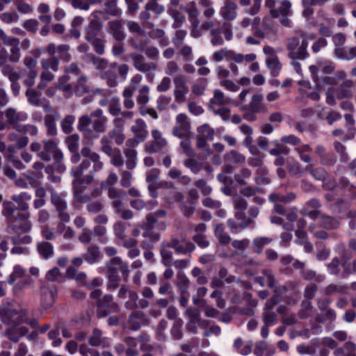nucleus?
<instances>
[{
  "instance_id": "f257e3e1",
  "label": "nucleus",
  "mask_w": 356,
  "mask_h": 356,
  "mask_svg": "<svg viewBox=\"0 0 356 356\" xmlns=\"http://www.w3.org/2000/svg\"><path fill=\"white\" fill-rule=\"evenodd\" d=\"M2 214L6 218L10 233L21 234L31 230V223L29 220L30 213L17 209L14 202H3Z\"/></svg>"
},
{
  "instance_id": "f03ea898",
  "label": "nucleus",
  "mask_w": 356,
  "mask_h": 356,
  "mask_svg": "<svg viewBox=\"0 0 356 356\" xmlns=\"http://www.w3.org/2000/svg\"><path fill=\"white\" fill-rule=\"evenodd\" d=\"M349 181L345 178L342 177L340 179L339 183H337L333 177H330L329 175L324 181H323V187L325 190L330 191L332 194L327 195V199L330 200H334V198H330V196L339 194L343 195L346 188L348 186Z\"/></svg>"
},
{
  "instance_id": "7ed1b4c3",
  "label": "nucleus",
  "mask_w": 356,
  "mask_h": 356,
  "mask_svg": "<svg viewBox=\"0 0 356 356\" xmlns=\"http://www.w3.org/2000/svg\"><path fill=\"white\" fill-rule=\"evenodd\" d=\"M23 312L10 308L8 306H0V318L1 321L8 325H20Z\"/></svg>"
},
{
  "instance_id": "20e7f679",
  "label": "nucleus",
  "mask_w": 356,
  "mask_h": 356,
  "mask_svg": "<svg viewBox=\"0 0 356 356\" xmlns=\"http://www.w3.org/2000/svg\"><path fill=\"white\" fill-rule=\"evenodd\" d=\"M113 297L111 294H106L102 299L97 300V316L104 318L108 316L111 311L110 309L113 305Z\"/></svg>"
},
{
  "instance_id": "39448f33",
  "label": "nucleus",
  "mask_w": 356,
  "mask_h": 356,
  "mask_svg": "<svg viewBox=\"0 0 356 356\" xmlns=\"http://www.w3.org/2000/svg\"><path fill=\"white\" fill-rule=\"evenodd\" d=\"M264 97L261 94L253 95L248 104L243 105L241 110H248L256 114L264 112L266 106L263 104Z\"/></svg>"
},
{
  "instance_id": "423d86ee",
  "label": "nucleus",
  "mask_w": 356,
  "mask_h": 356,
  "mask_svg": "<svg viewBox=\"0 0 356 356\" xmlns=\"http://www.w3.org/2000/svg\"><path fill=\"white\" fill-rule=\"evenodd\" d=\"M102 23L97 19H92L86 28L85 39L88 42H90L102 37Z\"/></svg>"
},
{
  "instance_id": "0eeeda50",
  "label": "nucleus",
  "mask_w": 356,
  "mask_h": 356,
  "mask_svg": "<svg viewBox=\"0 0 356 356\" xmlns=\"http://www.w3.org/2000/svg\"><path fill=\"white\" fill-rule=\"evenodd\" d=\"M29 328L25 326L11 325L5 331V336L11 341L17 343L20 338L26 335Z\"/></svg>"
},
{
  "instance_id": "6e6552de",
  "label": "nucleus",
  "mask_w": 356,
  "mask_h": 356,
  "mask_svg": "<svg viewBox=\"0 0 356 356\" xmlns=\"http://www.w3.org/2000/svg\"><path fill=\"white\" fill-rule=\"evenodd\" d=\"M101 76L106 81L107 85L109 87H115L118 85L117 63H111L106 70L102 72Z\"/></svg>"
},
{
  "instance_id": "1a4fd4ad",
  "label": "nucleus",
  "mask_w": 356,
  "mask_h": 356,
  "mask_svg": "<svg viewBox=\"0 0 356 356\" xmlns=\"http://www.w3.org/2000/svg\"><path fill=\"white\" fill-rule=\"evenodd\" d=\"M130 57L134 62V66L140 72H146L156 69V65L153 63H146L143 56L141 54L132 53Z\"/></svg>"
},
{
  "instance_id": "9d476101",
  "label": "nucleus",
  "mask_w": 356,
  "mask_h": 356,
  "mask_svg": "<svg viewBox=\"0 0 356 356\" xmlns=\"http://www.w3.org/2000/svg\"><path fill=\"white\" fill-rule=\"evenodd\" d=\"M92 119L88 115H83L79 119L77 129L79 131L83 132L85 137L87 138H98V135L95 134L89 127L92 124Z\"/></svg>"
},
{
  "instance_id": "9b49d317",
  "label": "nucleus",
  "mask_w": 356,
  "mask_h": 356,
  "mask_svg": "<svg viewBox=\"0 0 356 356\" xmlns=\"http://www.w3.org/2000/svg\"><path fill=\"white\" fill-rule=\"evenodd\" d=\"M11 200L17 204V209L24 211H29L28 202L31 200V195L27 192H22L17 195L11 196Z\"/></svg>"
},
{
  "instance_id": "f8f14e48",
  "label": "nucleus",
  "mask_w": 356,
  "mask_h": 356,
  "mask_svg": "<svg viewBox=\"0 0 356 356\" xmlns=\"http://www.w3.org/2000/svg\"><path fill=\"white\" fill-rule=\"evenodd\" d=\"M108 27L110 33L112 34L115 40L121 42L124 39L125 35L122 30L123 27L120 21L114 20L109 22Z\"/></svg>"
},
{
  "instance_id": "ddd939ff",
  "label": "nucleus",
  "mask_w": 356,
  "mask_h": 356,
  "mask_svg": "<svg viewBox=\"0 0 356 356\" xmlns=\"http://www.w3.org/2000/svg\"><path fill=\"white\" fill-rule=\"evenodd\" d=\"M83 257L84 260L89 264H94L98 262L100 258V251L99 247L95 245L89 246Z\"/></svg>"
},
{
  "instance_id": "4468645a",
  "label": "nucleus",
  "mask_w": 356,
  "mask_h": 356,
  "mask_svg": "<svg viewBox=\"0 0 356 356\" xmlns=\"http://www.w3.org/2000/svg\"><path fill=\"white\" fill-rule=\"evenodd\" d=\"M237 5L233 1H228L222 8L220 13L222 17L228 21L234 20L236 17Z\"/></svg>"
},
{
  "instance_id": "2eb2a0df",
  "label": "nucleus",
  "mask_w": 356,
  "mask_h": 356,
  "mask_svg": "<svg viewBox=\"0 0 356 356\" xmlns=\"http://www.w3.org/2000/svg\"><path fill=\"white\" fill-rule=\"evenodd\" d=\"M37 251L43 259H47L54 254V247L49 242H38L37 243Z\"/></svg>"
},
{
  "instance_id": "dca6fc26",
  "label": "nucleus",
  "mask_w": 356,
  "mask_h": 356,
  "mask_svg": "<svg viewBox=\"0 0 356 356\" xmlns=\"http://www.w3.org/2000/svg\"><path fill=\"white\" fill-rule=\"evenodd\" d=\"M321 226L326 229H335L339 226V221L333 216L322 214L320 216Z\"/></svg>"
},
{
  "instance_id": "f3484780",
  "label": "nucleus",
  "mask_w": 356,
  "mask_h": 356,
  "mask_svg": "<svg viewBox=\"0 0 356 356\" xmlns=\"http://www.w3.org/2000/svg\"><path fill=\"white\" fill-rule=\"evenodd\" d=\"M305 170L310 172V175L316 180L324 181L328 177L327 171L321 167L314 168L312 164L308 165Z\"/></svg>"
},
{
  "instance_id": "a211bd4d",
  "label": "nucleus",
  "mask_w": 356,
  "mask_h": 356,
  "mask_svg": "<svg viewBox=\"0 0 356 356\" xmlns=\"http://www.w3.org/2000/svg\"><path fill=\"white\" fill-rule=\"evenodd\" d=\"M291 6V4L289 1H283L281 6L278 9H271L270 10V15L273 18H277L280 15L286 17L290 13Z\"/></svg>"
},
{
  "instance_id": "6ab92c4d",
  "label": "nucleus",
  "mask_w": 356,
  "mask_h": 356,
  "mask_svg": "<svg viewBox=\"0 0 356 356\" xmlns=\"http://www.w3.org/2000/svg\"><path fill=\"white\" fill-rule=\"evenodd\" d=\"M194 318L197 319V322L193 319L190 320L187 323L186 328L188 332H191L192 334H197V325L200 327H202L207 324V321L200 318L198 314L195 315Z\"/></svg>"
},
{
  "instance_id": "aec40b11",
  "label": "nucleus",
  "mask_w": 356,
  "mask_h": 356,
  "mask_svg": "<svg viewBox=\"0 0 356 356\" xmlns=\"http://www.w3.org/2000/svg\"><path fill=\"white\" fill-rule=\"evenodd\" d=\"M265 156H252L248 159V164L250 167L257 168L256 173H263L266 167L264 166Z\"/></svg>"
},
{
  "instance_id": "412c9836",
  "label": "nucleus",
  "mask_w": 356,
  "mask_h": 356,
  "mask_svg": "<svg viewBox=\"0 0 356 356\" xmlns=\"http://www.w3.org/2000/svg\"><path fill=\"white\" fill-rule=\"evenodd\" d=\"M53 159L55 170L60 174L64 173L66 170V167L63 163V154L62 151H57L55 155H53Z\"/></svg>"
},
{
  "instance_id": "4be33fe9",
  "label": "nucleus",
  "mask_w": 356,
  "mask_h": 356,
  "mask_svg": "<svg viewBox=\"0 0 356 356\" xmlns=\"http://www.w3.org/2000/svg\"><path fill=\"white\" fill-rule=\"evenodd\" d=\"M140 37L136 35L131 38L130 39V44L135 49L143 51L149 42V40L148 38H140Z\"/></svg>"
},
{
  "instance_id": "5701e85b",
  "label": "nucleus",
  "mask_w": 356,
  "mask_h": 356,
  "mask_svg": "<svg viewBox=\"0 0 356 356\" xmlns=\"http://www.w3.org/2000/svg\"><path fill=\"white\" fill-rule=\"evenodd\" d=\"M226 163H243L245 161V156L236 150H232L225 155Z\"/></svg>"
},
{
  "instance_id": "b1692460",
  "label": "nucleus",
  "mask_w": 356,
  "mask_h": 356,
  "mask_svg": "<svg viewBox=\"0 0 356 356\" xmlns=\"http://www.w3.org/2000/svg\"><path fill=\"white\" fill-rule=\"evenodd\" d=\"M267 67L270 70L271 76L276 77L281 70V65L277 57L270 58L266 60Z\"/></svg>"
},
{
  "instance_id": "393cba45",
  "label": "nucleus",
  "mask_w": 356,
  "mask_h": 356,
  "mask_svg": "<svg viewBox=\"0 0 356 356\" xmlns=\"http://www.w3.org/2000/svg\"><path fill=\"white\" fill-rule=\"evenodd\" d=\"M124 154L127 157L126 165L128 170H133L136 165L137 152L134 149H126Z\"/></svg>"
},
{
  "instance_id": "a878e982",
  "label": "nucleus",
  "mask_w": 356,
  "mask_h": 356,
  "mask_svg": "<svg viewBox=\"0 0 356 356\" xmlns=\"http://www.w3.org/2000/svg\"><path fill=\"white\" fill-rule=\"evenodd\" d=\"M90 59V61L95 66V67L99 70L101 73L102 71L106 70L110 64L108 63L107 60L105 58H99L93 54H90L88 56Z\"/></svg>"
},
{
  "instance_id": "bb28decb",
  "label": "nucleus",
  "mask_w": 356,
  "mask_h": 356,
  "mask_svg": "<svg viewBox=\"0 0 356 356\" xmlns=\"http://www.w3.org/2000/svg\"><path fill=\"white\" fill-rule=\"evenodd\" d=\"M105 12L111 16L118 17L121 14V10L117 7V0H106Z\"/></svg>"
},
{
  "instance_id": "cd10ccee",
  "label": "nucleus",
  "mask_w": 356,
  "mask_h": 356,
  "mask_svg": "<svg viewBox=\"0 0 356 356\" xmlns=\"http://www.w3.org/2000/svg\"><path fill=\"white\" fill-rule=\"evenodd\" d=\"M295 151L298 152L302 161L307 163L311 162L312 159L310 156L307 154H305L312 151V148L309 145L305 144L301 147H296Z\"/></svg>"
},
{
  "instance_id": "c85d7f7f",
  "label": "nucleus",
  "mask_w": 356,
  "mask_h": 356,
  "mask_svg": "<svg viewBox=\"0 0 356 356\" xmlns=\"http://www.w3.org/2000/svg\"><path fill=\"white\" fill-rule=\"evenodd\" d=\"M79 136L76 134H72L66 138L65 143L70 152H76L79 149Z\"/></svg>"
},
{
  "instance_id": "c756f323",
  "label": "nucleus",
  "mask_w": 356,
  "mask_h": 356,
  "mask_svg": "<svg viewBox=\"0 0 356 356\" xmlns=\"http://www.w3.org/2000/svg\"><path fill=\"white\" fill-rule=\"evenodd\" d=\"M44 124L47 128V135L54 136L57 134L56 120L52 115H48L44 118Z\"/></svg>"
},
{
  "instance_id": "7c9ffc66",
  "label": "nucleus",
  "mask_w": 356,
  "mask_h": 356,
  "mask_svg": "<svg viewBox=\"0 0 356 356\" xmlns=\"http://www.w3.org/2000/svg\"><path fill=\"white\" fill-rule=\"evenodd\" d=\"M200 136L205 137L208 140L211 141L214 138V131L208 124H204L197 128Z\"/></svg>"
},
{
  "instance_id": "2f4dec72",
  "label": "nucleus",
  "mask_w": 356,
  "mask_h": 356,
  "mask_svg": "<svg viewBox=\"0 0 356 356\" xmlns=\"http://www.w3.org/2000/svg\"><path fill=\"white\" fill-rule=\"evenodd\" d=\"M112 263L113 264H116L118 266V268L121 271L124 279L127 280L129 272L127 264L123 262L119 257H113Z\"/></svg>"
},
{
  "instance_id": "473e14b6",
  "label": "nucleus",
  "mask_w": 356,
  "mask_h": 356,
  "mask_svg": "<svg viewBox=\"0 0 356 356\" xmlns=\"http://www.w3.org/2000/svg\"><path fill=\"white\" fill-rule=\"evenodd\" d=\"M75 117L72 115H68L65 117V118L61 122V129L62 131L66 134H69L72 131V124L74 122Z\"/></svg>"
},
{
  "instance_id": "72a5a7b5",
  "label": "nucleus",
  "mask_w": 356,
  "mask_h": 356,
  "mask_svg": "<svg viewBox=\"0 0 356 356\" xmlns=\"http://www.w3.org/2000/svg\"><path fill=\"white\" fill-rule=\"evenodd\" d=\"M319 160L323 165L333 166L337 162V156L334 152H327Z\"/></svg>"
},
{
  "instance_id": "f704fd0d",
  "label": "nucleus",
  "mask_w": 356,
  "mask_h": 356,
  "mask_svg": "<svg viewBox=\"0 0 356 356\" xmlns=\"http://www.w3.org/2000/svg\"><path fill=\"white\" fill-rule=\"evenodd\" d=\"M9 139L10 140H16V147L17 149H22L25 147L29 143V138L27 136H18L16 134H10L9 135Z\"/></svg>"
},
{
  "instance_id": "c9c22d12",
  "label": "nucleus",
  "mask_w": 356,
  "mask_h": 356,
  "mask_svg": "<svg viewBox=\"0 0 356 356\" xmlns=\"http://www.w3.org/2000/svg\"><path fill=\"white\" fill-rule=\"evenodd\" d=\"M102 332L98 328H94L92 335L88 339V343L92 346H99L102 343Z\"/></svg>"
},
{
  "instance_id": "e433bc0d",
  "label": "nucleus",
  "mask_w": 356,
  "mask_h": 356,
  "mask_svg": "<svg viewBox=\"0 0 356 356\" xmlns=\"http://www.w3.org/2000/svg\"><path fill=\"white\" fill-rule=\"evenodd\" d=\"M70 46L63 44L57 47L56 51L60 56V58L63 62H69L71 60V55L69 54Z\"/></svg>"
},
{
  "instance_id": "4c0bfd02",
  "label": "nucleus",
  "mask_w": 356,
  "mask_h": 356,
  "mask_svg": "<svg viewBox=\"0 0 356 356\" xmlns=\"http://www.w3.org/2000/svg\"><path fill=\"white\" fill-rule=\"evenodd\" d=\"M179 278V291L180 293H187L188 288L189 286L190 281L186 275L184 273H179L178 274Z\"/></svg>"
},
{
  "instance_id": "58836bf2",
  "label": "nucleus",
  "mask_w": 356,
  "mask_h": 356,
  "mask_svg": "<svg viewBox=\"0 0 356 356\" xmlns=\"http://www.w3.org/2000/svg\"><path fill=\"white\" fill-rule=\"evenodd\" d=\"M51 201L58 211H62L63 210H66L67 203L58 195H57V194L52 195Z\"/></svg>"
},
{
  "instance_id": "ea45409f",
  "label": "nucleus",
  "mask_w": 356,
  "mask_h": 356,
  "mask_svg": "<svg viewBox=\"0 0 356 356\" xmlns=\"http://www.w3.org/2000/svg\"><path fill=\"white\" fill-rule=\"evenodd\" d=\"M89 42L92 44L95 51L97 54L102 55L104 54L105 40L103 39V37L92 40Z\"/></svg>"
},
{
  "instance_id": "a19ab883",
  "label": "nucleus",
  "mask_w": 356,
  "mask_h": 356,
  "mask_svg": "<svg viewBox=\"0 0 356 356\" xmlns=\"http://www.w3.org/2000/svg\"><path fill=\"white\" fill-rule=\"evenodd\" d=\"M349 258L346 257L345 254L342 255L343 262L341 266L343 268L342 277H348L350 275L354 274L352 263L348 261Z\"/></svg>"
},
{
  "instance_id": "79ce46f5",
  "label": "nucleus",
  "mask_w": 356,
  "mask_h": 356,
  "mask_svg": "<svg viewBox=\"0 0 356 356\" xmlns=\"http://www.w3.org/2000/svg\"><path fill=\"white\" fill-rule=\"evenodd\" d=\"M5 116L8 120V124L11 125L15 124L21 120L19 114L13 108H8L6 110Z\"/></svg>"
},
{
  "instance_id": "37998d69",
  "label": "nucleus",
  "mask_w": 356,
  "mask_h": 356,
  "mask_svg": "<svg viewBox=\"0 0 356 356\" xmlns=\"http://www.w3.org/2000/svg\"><path fill=\"white\" fill-rule=\"evenodd\" d=\"M289 58L293 60H305L309 56V54L307 49L303 47H299L296 52H291L288 54Z\"/></svg>"
},
{
  "instance_id": "c03bdc74",
  "label": "nucleus",
  "mask_w": 356,
  "mask_h": 356,
  "mask_svg": "<svg viewBox=\"0 0 356 356\" xmlns=\"http://www.w3.org/2000/svg\"><path fill=\"white\" fill-rule=\"evenodd\" d=\"M184 165L189 168L194 174H197L202 169V164L194 159H188L184 161Z\"/></svg>"
},
{
  "instance_id": "a18cd8bd",
  "label": "nucleus",
  "mask_w": 356,
  "mask_h": 356,
  "mask_svg": "<svg viewBox=\"0 0 356 356\" xmlns=\"http://www.w3.org/2000/svg\"><path fill=\"white\" fill-rule=\"evenodd\" d=\"M340 260L338 257H334L331 262L327 264V271L330 274L337 275L340 272Z\"/></svg>"
},
{
  "instance_id": "49530a36",
  "label": "nucleus",
  "mask_w": 356,
  "mask_h": 356,
  "mask_svg": "<svg viewBox=\"0 0 356 356\" xmlns=\"http://www.w3.org/2000/svg\"><path fill=\"white\" fill-rule=\"evenodd\" d=\"M272 239L268 237H258L253 240V245L257 249V252L260 253L266 245L269 244Z\"/></svg>"
},
{
  "instance_id": "de8ad7c7",
  "label": "nucleus",
  "mask_w": 356,
  "mask_h": 356,
  "mask_svg": "<svg viewBox=\"0 0 356 356\" xmlns=\"http://www.w3.org/2000/svg\"><path fill=\"white\" fill-rule=\"evenodd\" d=\"M43 67L51 69L53 71H57L59 65V60L56 56H51L49 60L42 61Z\"/></svg>"
},
{
  "instance_id": "09e8293b",
  "label": "nucleus",
  "mask_w": 356,
  "mask_h": 356,
  "mask_svg": "<svg viewBox=\"0 0 356 356\" xmlns=\"http://www.w3.org/2000/svg\"><path fill=\"white\" fill-rule=\"evenodd\" d=\"M276 147L269 151L270 154L273 156H280L283 154L287 155L289 154L290 149L286 146L280 144L278 142L275 143Z\"/></svg>"
},
{
  "instance_id": "8fccbe9b",
  "label": "nucleus",
  "mask_w": 356,
  "mask_h": 356,
  "mask_svg": "<svg viewBox=\"0 0 356 356\" xmlns=\"http://www.w3.org/2000/svg\"><path fill=\"white\" fill-rule=\"evenodd\" d=\"M166 141L164 138H161L160 140L156 141L154 144H149L146 145V152L149 154H153L158 152L162 147L165 146Z\"/></svg>"
},
{
  "instance_id": "3c124183",
  "label": "nucleus",
  "mask_w": 356,
  "mask_h": 356,
  "mask_svg": "<svg viewBox=\"0 0 356 356\" xmlns=\"http://www.w3.org/2000/svg\"><path fill=\"white\" fill-rule=\"evenodd\" d=\"M318 64L321 67L322 72L325 74H330L334 71L335 64L331 60L318 62Z\"/></svg>"
},
{
  "instance_id": "603ef678",
  "label": "nucleus",
  "mask_w": 356,
  "mask_h": 356,
  "mask_svg": "<svg viewBox=\"0 0 356 356\" xmlns=\"http://www.w3.org/2000/svg\"><path fill=\"white\" fill-rule=\"evenodd\" d=\"M145 10H152L156 14H161L164 11V8L157 3V1L149 0L145 5Z\"/></svg>"
},
{
  "instance_id": "864d4df0",
  "label": "nucleus",
  "mask_w": 356,
  "mask_h": 356,
  "mask_svg": "<svg viewBox=\"0 0 356 356\" xmlns=\"http://www.w3.org/2000/svg\"><path fill=\"white\" fill-rule=\"evenodd\" d=\"M193 240L201 248H206L209 245V241L207 240L206 236L202 234H197L193 236Z\"/></svg>"
},
{
  "instance_id": "5fc2aeb1",
  "label": "nucleus",
  "mask_w": 356,
  "mask_h": 356,
  "mask_svg": "<svg viewBox=\"0 0 356 356\" xmlns=\"http://www.w3.org/2000/svg\"><path fill=\"white\" fill-rule=\"evenodd\" d=\"M300 213L303 216H307L309 218H311L312 220H316V218L320 217L321 215V211L319 210H318V209L310 210V209H309L307 207H303L300 211Z\"/></svg>"
},
{
  "instance_id": "6e6d98bb",
  "label": "nucleus",
  "mask_w": 356,
  "mask_h": 356,
  "mask_svg": "<svg viewBox=\"0 0 356 356\" xmlns=\"http://www.w3.org/2000/svg\"><path fill=\"white\" fill-rule=\"evenodd\" d=\"M127 27L130 32L136 33L138 36L145 35V31L143 29H142L140 25L136 22H128Z\"/></svg>"
},
{
  "instance_id": "4d7b16f0",
  "label": "nucleus",
  "mask_w": 356,
  "mask_h": 356,
  "mask_svg": "<svg viewBox=\"0 0 356 356\" xmlns=\"http://www.w3.org/2000/svg\"><path fill=\"white\" fill-rule=\"evenodd\" d=\"M161 256L162 258V263L165 266L170 267L172 266V252L171 251L161 249Z\"/></svg>"
},
{
  "instance_id": "13d9d810",
  "label": "nucleus",
  "mask_w": 356,
  "mask_h": 356,
  "mask_svg": "<svg viewBox=\"0 0 356 356\" xmlns=\"http://www.w3.org/2000/svg\"><path fill=\"white\" fill-rule=\"evenodd\" d=\"M104 119H96L92 120V125L93 128V132L99 136V133L104 131Z\"/></svg>"
},
{
  "instance_id": "bf43d9fd",
  "label": "nucleus",
  "mask_w": 356,
  "mask_h": 356,
  "mask_svg": "<svg viewBox=\"0 0 356 356\" xmlns=\"http://www.w3.org/2000/svg\"><path fill=\"white\" fill-rule=\"evenodd\" d=\"M106 277H113L119 276L118 266L116 264H113L112 259L106 264Z\"/></svg>"
},
{
  "instance_id": "052dcab7",
  "label": "nucleus",
  "mask_w": 356,
  "mask_h": 356,
  "mask_svg": "<svg viewBox=\"0 0 356 356\" xmlns=\"http://www.w3.org/2000/svg\"><path fill=\"white\" fill-rule=\"evenodd\" d=\"M211 103L217 105H223L226 103L224 99V93L220 90H214L213 97L211 99Z\"/></svg>"
},
{
  "instance_id": "680f3d73",
  "label": "nucleus",
  "mask_w": 356,
  "mask_h": 356,
  "mask_svg": "<svg viewBox=\"0 0 356 356\" xmlns=\"http://www.w3.org/2000/svg\"><path fill=\"white\" fill-rule=\"evenodd\" d=\"M92 3V0H73L72 4L75 8L88 10H89L90 6Z\"/></svg>"
},
{
  "instance_id": "e2e57ef3",
  "label": "nucleus",
  "mask_w": 356,
  "mask_h": 356,
  "mask_svg": "<svg viewBox=\"0 0 356 356\" xmlns=\"http://www.w3.org/2000/svg\"><path fill=\"white\" fill-rule=\"evenodd\" d=\"M20 324L26 323L29 325L33 329H38L39 327V323L38 319L33 318H29L26 314L23 312L22 316L21 317Z\"/></svg>"
},
{
  "instance_id": "0e129e2a",
  "label": "nucleus",
  "mask_w": 356,
  "mask_h": 356,
  "mask_svg": "<svg viewBox=\"0 0 356 356\" xmlns=\"http://www.w3.org/2000/svg\"><path fill=\"white\" fill-rule=\"evenodd\" d=\"M327 45V41L324 38H318L312 44V49L315 54L321 51V48Z\"/></svg>"
},
{
  "instance_id": "69168bd1",
  "label": "nucleus",
  "mask_w": 356,
  "mask_h": 356,
  "mask_svg": "<svg viewBox=\"0 0 356 356\" xmlns=\"http://www.w3.org/2000/svg\"><path fill=\"white\" fill-rule=\"evenodd\" d=\"M281 141L284 143H287L292 145H298L301 143V140L293 134L282 136L281 138Z\"/></svg>"
},
{
  "instance_id": "338daca9",
  "label": "nucleus",
  "mask_w": 356,
  "mask_h": 356,
  "mask_svg": "<svg viewBox=\"0 0 356 356\" xmlns=\"http://www.w3.org/2000/svg\"><path fill=\"white\" fill-rule=\"evenodd\" d=\"M267 169L265 168V171L263 173H257V176L255 179V181L259 185H267L270 184V179L267 177Z\"/></svg>"
},
{
  "instance_id": "774afa93",
  "label": "nucleus",
  "mask_w": 356,
  "mask_h": 356,
  "mask_svg": "<svg viewBox=\"0 0 356 356\" xmlns=\"http://www.w3.org/2000/svg\"><path fill=\"white\" fill-rule=\"evenodd\" d=\"M168 247L174 248L178 254H186V248L179 244V241L177 238H172L170 243L168 244Z\"/></svg>"
}]
</instances>
